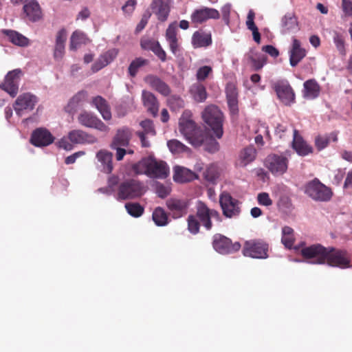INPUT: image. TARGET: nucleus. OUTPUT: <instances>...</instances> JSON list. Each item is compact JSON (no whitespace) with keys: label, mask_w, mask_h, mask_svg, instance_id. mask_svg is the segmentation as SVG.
<instances>
[{"label":"nucleus","mask_w":352,"mask_h":352,"mask_svg":"<svg viewBox=\"0 0 352 352\" xmlns=\"http://www.w3.org/2000/svg\"><path fill=\"white\" fill-rule=\"evenodd\" d=\"M196 216L206 230H210L212 228V219L218 222L222 220L217 210L209 208L204 202L201 201L197 203Z\"/></svg>","instance_id":"423d86ee"},{"label":"nucleus","mask_w":352,"mask_h":352,"mask_svg":"<svg viewBox=\"0 0 352 352\" xmlns=\"http://www.w3.org/2000/svg\"><path fill=\"white\" fill-rule=\"evenodd\" d=\"M145 82L149 86L162 94L164 96H168L171 92V89L168 84L163 81L161 78L154 75H148L145 78Z\"/></svg>","instance_id":"a878e982"},{"label":"nucleus","mask_w":352,"mask_h":352,"mask_svg":"<svg viewBox=\"0 0 352 352\" xmlns=\"http://www.w3.org/2000/svg\"><path fill=\"white\" fill-rule=\"evenodd\" d=\"M301 255L313 264H324L327 261V248L320 244H314L302 248Z\"/></svg>","instance_id":"6e6552de"},{"label":"nucleus","mask_w":352,"mask_h":352,"mask_svg":"<svg viewBox=\"0 0 352 352\" xmlns=\"http://www.w3.org/2000/svg\"><path fill=\"white\" fill-rule=\"evenodd\" d=\"M88 40L84 32L76 30L71 36L69 47L71 50H75L79 45L86 44Z\"/></svg>","instance_id":"a18cd8bd"},{"label":"nucleus","mask_w":352,"mask_h":352,"mask_svg":"<svg viewBox=\"0 0 352 352\" xmlns=\"http://www.w3.org/2000/svg\"><path fill=\"white\" fill-rule=\"evenodd\" d=\"M68 139L76 144H93L97 139L92 135L80 129H74L68 133Z\"/></svg>","instance_id":"b1692460"},{"label":"nucleus","mask_w":352,"mask_h":352,"mask_svg":"<svg viewBox=\"0 0 352 352\" xmlns=\"http://www.w3.org/2000/svg\"><path fill=\"white\" fill-rule=\"evenodd\" d=\"M268 244L262 239H251L244 243L243 254L254 258L268 257Z\"/></svg>","instance_id":"0eeeda50"},{"label":"nucleus","mask_w":352,"mask_h":352,"mask_svg":"<svg viewBox=\"0 0 352 352\" xmlns=\"http://www.w3.org/2000/svg\"><path fill=\"white\" fill-rule=\"evenodd\" d=\"M338 132L333 131L330 133L323 135H318L315 138V145L318 151H321L326 148L331 142H336L338 141Z\"/></svg>","instance_id":"ea45409f"},{"label":"nucleus","mask_w":352,"mask_h":352,"mask_svg":"<svg viewBox=\"0 0 352 352\" xmlns=\"http://www.w3.org/2000/svg\"><path fill=\"white\" fill-rule=\"evenodd\" d=\"M197 178L195 173L184 167L177 166L175 168L173 179L176 182L186 183Z\"/></svg>","instance_id":"f704fd0d"},{"label":"nucleus","mask_w":352,"mask_h":352,"mask_svg":"<svg viewBox=\"0 0 352 352\" xmlns=\"http://www.w3.org/2000/svg\"><path fill=\"white\" fill-rule=\"evenodd\" d=\"M305 193L311 199L319 202L329 201L333 196L331 189L317 178L312 179L305 185Z\"/></svg>","instance_id":"39448f33"},{"label":"nucleus","mask_w":352,"mask_h":352,"mask_svg":"<svg viewBox=\"0 0 352 352\" xmlns=\"http://www.w3.org/2000/svg\"><path fill=\"white\" fill-rule=\"evenodd\" d=\"M118 51L115 49H110L102 54L91 66L93 72H97L110 64L117 56Z\"/></svg>","instance_id":"393cba45"},{"label":"nucleus","mask_w":352,"mask_h":352,"mask_svg":"<svg viewBox=\"0 0 352 352\" xmlns=\"http://www.w3.org/2000/svg\"><path fill=\"white\" fill-rule=\"evenodd\" d=\"M222 18L226 24L228 25L230 23V15L231 12V5L227 3L224 5L221 9Z\"/></svg>","instance_id":"338daca9"},{"label":"nucleus","mask_w":352,"mask_h":352,"mask_svg":"<svg viewBox=\"0 0 352 352\" xmlns=\"http://www.w3.org/2000/svg\"><path fill=\"white\" fill-rule=\"evenodd\" d=\"M145 192L143 183L135 179H128L120 184L117 195L118 199H133L141 197Z\"/></svg>","instance_id":"7ed1b4c3"},{"label":"nucleus","mask_w":352,"mask_h":352,"mask_svg":"<svg viewBox=\"0 0 352 352\" xmlns=\"http://www.w3.org/2000/svg\"><path fill=\"white\" fill-rule=\"evenodd\" d=\"M77 119L79 124L85 127L94 128L103 132H107L109 130L102 120L91 112L82 111Z\"/></svg>","instance_id":"4468645a"},{"label":"nucleus","mask_w":352,"mask_h":352,"mask_svg":"<svg viewBox=\"0 0 352 352\" xmlns=\"http://www.w3.org/2000/svg\"><path fill=\"white\" fill-rule=\"evenodd\" d=\"M326 263L332 267L346 268L350 265V259L345 250L329 247L327 248Z\"/></svg>","instance_id":"f8f14e48"},{"label":"nucleus","mask_w":352,"mask_h":352,"mask_svg":"<svg viewBox=\"0 0 352 352\" xmlns=\"http://www.w3.org/2000/svg\"><path fill=\"white\" fill-rule=\"evenodd\" d=\"M142 98L147 111L153 117H156L159 111V102L155 96L150 91L143 90Z\"/></svg>","instance_id":"cd10ccee"},{"label":"nucleus","mask_w":352,"mask_h":352,"mask_svg":"<svg viewBox=\"0 0 352 352\" xmlns=\"http://www.w3.org/2000/svg\"><path fill=\"white\" fill-rule=\"evenodd\" d=\"M133 135L132 129L127 126L118 129L113 138L112 144L115 146L126 147L129 146Z\"/></svg>","instance_id":"bb28decb"},{"label":"nucleus","mask_w":352,"mask_h":352,"mask_svg":"<svg viewBox=\"0 0 352 352\" xmlns=\"http://www.w3.org/2000/svg\"><path fill=\"white\" fill-rule=\"evenodd\" d=\"M140 46L142 50L151 51L158 58L165 62L166 60V53L161 47L160 43L154 38L142 37L140 40Z\"/></svg>","instance_id":"aec40b11"},{"label":"nucleus","mask_w":352,"mask_h":352,"mask_svg":"<svg viewBox=\"0 0 352 352\" xmlns=\"http://www.w3.org/2000/svg\"><path fill=\"white\" fill-rule=\"evenodd\" d=\"M165 37L168 43L170 52L177 56L180 52V45L177 38V28L176 22L169 24L166 30Z\"/></svg>","instance_id":"412c9836"},{"label":"nucleus","mask_w":352,"mask_h":352,"mask_svg":"<svg viewBox=\"0 0 352 352\" xmlns=\"http://www.w3.org/2000/svg\"><path fill=\"white\" fill-rule=\"evenodd\" d=\"M140 126L144 129L143 133L147 135H155V131L153 125V122L151 120H144L140 122Z\"/></svg>","instance_id":"bf43d9fd"},{"label":"nucleus","mask_w":352,"mask_h":352,"mask_svg":"<svg viewBox=\"0 0 352 352\" xmlns=\"http://www.w3.org/2000/svg\"><path fill=\"white\" fill-rule=\"evenodd\" d=\"M67 40V32L65 29L60 30L56 36V43L54 50V58L61 60L65 54V43Z\"/></svg>","instance_id":"2f4dec72"},{"label":"nucleus","mask_w":352,"mask_h":352,"mask_svg":"<svg viewBox=\"0 0 352 352\" xmlns=\"http://www.w3.org/2000/svg\"><path fill=\"white\" fill-rule=\"evenodd\" d=\"M248 58L256 71L261 69L265 63V58L263 56L254 58L252 55L248 54Z\"/></svg>","instance_id":"13d9d810"},{"label":"nucleus","mask_w":352,"mask_h":352,"mask_svg":"<svg viewBox=\"0 0 352 352\" xmlns=\"http://www.w3.org/2000/svg\"><path fill=\"white\" fill-rule=\"evenodd\" d=\"M167 146L173 154H179L189 151V148L177 140L173 139L167 142Z\"/></svg>","instance_id":"09e8293b"},{"label":"nucleus","mask_w":352,"mask_h":352,"mask_svg":"<svg viewBox=\"0 0 352 352\" xmlns=\"http://www.w3.org/2000/svg\"><path fill=\"white\" fill-rule=\"evenodd\" d=\"M92 104L98 110L102 117L105 120L111 119V112L107 101L100 96L94 97Z\"/></svg>","instance_id":"c9c22d12"},{"label":"nucleus","mask_w":352,"mask_h":352,"mask_svg":"<svg viewBox=\"0 0 352 352\" xmlns=\"http://www.w3.org/2000/svg\"><path fill=\"white\" fill-rule=\"evenodd\" d=\"M274 91L279 100L285 105H290L295 101V94L287 81H278L274 84Z\"/></svg>","instance_id":"2eb2a0df"},{"label":"nucleus","mask_w":352,"mask_h":352,"mask_svg":"<svg viewBox=\"0 0 352 352\" xmlns=\"http://www.w3.org/2000/svg\"><path fill=\"white\" fill-rule=\"evenodd\" d=\"M169 104L173 108H182L184 106V101L179 96H173L168 100Z\"/></svg>","instance_id":"e2e57ef3"},{"label":"nucleus","mask_w":352,"mask_h":352,"mask_svg":"<svg viewBox=\"0 0 352 352\" xmlns=\"http://www.w3.org/2000/svg\"><path fill=\"white\" fill-rule=\"evenodd\" d=\"M96 157L103 166V171L106 173H111L113 169L112 159L113 155L106 150H100L96 154Z\"/></svg>","instance_id":"e433bc0d"},{"label":"nucleus","mask_w":352,"mask_h":352,"mask_svg":"<svg viewBox=\"0 0 352 352\" xmlns=\"http://www.w3.org/2000/svg\"><path fill=\"white\" fill-rule=\"evenodd\" d=\"M219 204L225 217L232 218L239 215L241 212L239 201L234 199L230 193L222 192L219 197Z\"/></svg>","instance_id":"9b49d317"},{"label":"nucleus","mask_w":352,"mask_h":352,"mask_svg":"<svg viewBox=\"0 0 352 352\" xmlns=\"http://www.w3.org/2000/svg\"><path fill=\"white\" fill-rule=\"evenodd\" d=\"M53 135L45 128H38L33 131L30 142L35 146L41 147L51 144L54 141Z\"/></svg>","instance_id":"a211bd4d"},{"label":"nucleus","mask_w":352,"mask_h":352,"mask_svg":"<svg viewBox=\"0 0 352 352\" xmlns=\"http://www.w3.org/2000/svg\"><path fill=\"white\" fill-rule=\"evenodd\" d=\"M212 43L211 36L208 34L195 32L192 37V44L194 47H207Z\"/></svg>","instance_id":"c03bdc74"},{"label":"nucleus","mask_w":352,"mask_h":352,"mask_svg":"<svg viewBox=\"0 0 352 352\" xmlns=\"http://www.w3.org/2000/svg\"><path fill=\"white\" fill-rule=\"evenodd\" d=\"M283 31L287 32L298 29L297 17L294 12H287L281 20Z\"/></svg>","instance_id":"37998d69"},{"label":"nucleus","mask_w":352,"mask_h":352,"mask_svg":"<svg viewBox=\"0 0 352 352\" xmlns=\"http://www.w3.org/2000/svg\"><path fill=\"white\" fill-rule=\"evenodd\" d=\"M148 157L143 158L138 163L133 164V170L137 175L144 174L148 176Z\"/></svg>","instance_id":"5fc2aeb1"},{"label":"nucleus","mask_w":352,"mask_h":352,"mask_svg":"<svg viewBox=\"0 0 352 352\" xmlns=\"http://www.w3.org/2000/svg\"><path fill=\"white\" fill-rule=\"evenodd\" d=\"M292 155V151H285L278 153L269 154L264 161L265 166L274 175H282L287 172L289 159Z\"/></svg>","instance_id":"f03ea898"},{"label":"nucleus","mask_w":352,"mask_h":352,"mask_svg":"<svg viewBox=\"0 0 352 352\" xmlns=\"http://www.w3.org/2000/svg\"><path fill=\"white\" fill-rule=\"evenodd\" d=\"M148 63V60L139 57L133 60L129 66L128 72L131 77H135L140 67Z\"/></svg>","instance_id":"8fccbe9b"},{"label":"nucleus","mask_w":352,"mask_h":352,"mask_svg":"<svg viewBox=\"0 0 352 352\" xmlns=\"http://www.w3.org/2000/svg\"><path fill=\"white\" fill-rule=\"evenodd\" d=\"M278 207L285 212L292 211L293 209V204L291 199L287 196L281 197L278 201Z\"/></svg>","instance_id":"6e6d98bb"},{"label":"nucleus","mask_w":352,"mask_h":352,"mask_svg":"<svg viewBox=\"0 0 352 352\" xmlns=\"http://www.w3.org/2000/svg\"><path fill=\"white\" fill-rule=\"evenodd\" d=\"M125 208L131 216L135 218L141 217L144 212V207L139 203H126L125 204Z\"/></svg>","instance_id":"3c124183"},{"label":"nucleus","mask_w":352,"mask_h":352,"mask_svg":"<svg viewBox=\"0 0 352 352\" xmlns=\"http://www.w3.org/2000/svg\"><path fill=\"white\" fill-rule=\"evenodd\" d=\"M212 247L222 254H232L238 252L241 245L240 243H232L231 239L221 234H215L212 238Z\"/></svg>","instance_id":"1a4fd4ad"},{"label":"nucleus","mask_w":352,"mask_h":352,"mask_svg":"<svg viewBox=\"0 0 352 352\" xmlns=\"http://www.w3.org/2000/svg\"><path fill=\"white\" fill-rule=\"evenodd\" d=\"M305 55L306 52L305 49L300 47V42L296 38H294L289 54L290 65L292 67L296 66Z\"/></svg>","instance_id":"7c9ffc66"},{"label":"nucleus","mask_w":352,"mask_h":352,"mask_svg":"<svg viewBox=\"0 0 352 352\" xmlns=\"http://www.w3.org/2000/svg\"><path fill=\"white\" fill-rule=\"evenodd\" d=\"M292 147L300 156H305L313 152L312 147L309 145L300 135H298L296 129L294 130Z\"/></svg>","instance_id":"c85d7f7f"},{"label":"nucleus","mask_w":352,"mask_h":352,"mask_svg":"<svg viewBox=\"0 0 352 352\" xmlns=\"http://www.w3.org/2000/svg\"><path fill=\"white\" fill-rule=\"evenodd\" d=\"M256 154L257 152L254 146L244 148L239 154V165L243 167L246 166L256 159Z\"/></svg>","instance_id":"4c0bfd02"},{"label":"nucleus","mask_w":352,"mask_h":352,"mask_svg":"<svg viewBox=\"0 0 352 352\" xmlns=\"http://www.w3.org/2000/svg\"><path fill=\"white\" fill-rule=\"evenodd\" d=\"M190 93L197 102H204L207 98L206 87L201 84H195L190 88Z\"/></svg>","instance_id":"49530a36"},{"label":"nucleus","mask_w":352,"mask_h":352,"mask_svg":"<svg viewBox=\"0 0 352 352\" xmlns=\"http://www.w3.org/2000/svg\"><path fill=\"white\" fill-rule=\"evenodd\" d=\"M152 219L155 224L159 227L166 226L170 221L167 212L163 208L160 206L154 209Z\"/></svg>","instance_id":"a19ab883"},{"label":"nucleus","mask_w":352,"mask_h":352,"mask_svg":"<svg viewBox=\"0 0 352 352\" xmlns=\"http://www.w3.org/2000/svg\"><path fill=\"white\" fill-rule=\"evenodd\" d=\"M303 97L305 98L314 100L319 96L320 86L315 79L306 80L303 84Z\"/></svg>","instance_id":"72a5a7b5"},{"label":"nucleus","mask_w":352,"mask_h":352,"mask_svg":"<svg viewBox=\"0 0 352 352\" xmlns=\"http://www.w3.org/2000/svg\"><path fill=\"white\" fill-rule=\"evenodd\" d=\"M212 67L210 66H203L198 69L196 74L197 79L199 81L204 80L212 72Z\"/></svg>","instance_id":"052dcab7"},{"label":"nucleus","mask_w":352,"mask_h":352,"mask_svg":"<svg viewBox=\"0 0 352 352\" xmlns=\"http://www.w3.org/2000/svg\"><path fill=\"white\" fill-rule=\"evenodd\" d=\"M254 12L252 10H250L248 13L245 25L247 28L252 31L254 41L256 43L259 44L261 43V34L258 32V29L254 23Z\"/></svg>","instance_id":"79ce46f5"},{"label":"nucleus","mask_w":352,"mask_h":352,"mask_svg":"<svg viewBox=\"0 0 352 352\" xmlns=\"http://www.w3.org/2000/svg\"><path fill=\"white\" fill-rule=\"evenodd\" d=\"M204 122L210 126L217 138L223 136V116L221 110L215 105L208 106L202 113Z\"/></svg>","instance_id":"20e7f679"},{"label":"nucleus","mask_w":352,"mask_h":352,"mask_svg":"<svg viewBox=\"0 0 352 352\" xmlns=\"http://www.w3.org/2000/svg\"><path fill=\"white\" fill-rule=\"evenodd\" d=\"M56 145L61 148H63L66 151H71L73 149V145L72 142L68 139V136L67 138L63 137L60 140L56 142Z\"/></svg>","instance_id":"0e129e2a"},{"label":"nucleus","mask_w":352,"mask_h":352,"mask_svg":"<svg viewBox=\"0 0 352 352\" xmlns=\"http://www.w3.org/2000/svg\"><path fill=\"white\" fill-rule=\"evenodd\" d=\"M342 9L345 16H352V1L342 0Z\"/></svg>","instance_id":"774afa93"},{"label":"nucleus","mask_w":352,"mask_h":352,"mask_svg":"<svg viewBox=\"0 0 352 352\" xmlns=\"http://www.w3.org/2000/svg\"><path fill=\"white\" fill-rule=\"evenodd\" d=\"M180 133L195 147L202 145L204 142V131L197 127L190 118V113L184 111L179 121Z\"/></svg>","instance_id":"f257e3e1"},{"label":"nucleus","mask_w":352,"mask_h":352,"mask_svg":"<svg viewBox=\"0 0 352 352\" xmlns=\"http://www.w3.org/2000/svg\"><path fill=\"white\" fill-rule=\"evenodd\" d=\"M23 11L28 19L32 22L39 21L43 16L39 4L34 0L25 4L23 6Z\"/></svg>","instance_id":"473e14b6"},{"label":"nucleus","mask_w":352,"mask_h":352,"mask_svg":"<svg viewBox=\"0 0 352 352\" xmlns=\"http://www.w3.org/2000/svg\"><path fill=\"white\" fill-rule=\"evenodd\" d=\"M148 176L151 178L165 179L169 173V168L166 163L157 161L156 159L148 157Z\"/></svg>","instance_id":"dca6fc26"},{"label":"nucleus","mask_w":352,"mask_h":352,"mask_svg":"<svg viewBox=\"0 0 352 352\" xmlns=\"http://www.w3.org/2000/svg\"><path fill=\"white\" fill-rule=\"evenodd\" d=\"M203 144L205 145V149L210 153H215L219 148V144L217 141L209 135L206 131H204V142Z\"/></svg>","instance_id":"603ef678"},{"label":"nucleus","mask_w":352,"mask_h":352,"mask_svg":"<svg viewBox=\"0 0 352 352\" xmlns=\"http://www.w3.org/2000/svg\"><path fill=\"white\" fill-rule=\"evenodd\" d=\"M166 205L173 219H179L187 214L190 202L186 199L170 198Z\"/></svg>","instance_id":"ddd939ff"},{"label":"nucleus","mask_w":352,"mask_h":352,"mask_svg":"<svg viewBox=\"0 0 352 352\" xmlns=\"http://www.w3.org/2000/svg\"><path fill=\"white\" fill-rule=\"evenodd\" d=\"M333 42L340 54L342 55H345L346 50L344 36L342 34L336 32L333 36Z\"/></svg>","instance_id":"4d7b16f0"},{"label":"nucleus","mask_w":352,"mask_h":352,"mask_svg":"<svg viewBox=\"0 0 352 352\" xmlns=\"http://www.w3.org/2000/svg\"><path fill=\"white\" fill-rule=\"evenodd\" d=\"M3 33L8 37L9 41L15 45L26 47L30 43L27 37L15 30H5Z\"/></svg>","instance_id":"58836bf2"},{"label":"nucleus","mask_w":352,"mask_h":352,"mask_svg":"<svg viewBox=\"0 0 352 352\" xmlns=\"http://www.w3.org/2000/svg\"><path fill=\"white\" fill-rule=\"evenodd\" d=\"M281 242L288 249H291L294 243V230L289 227L285 226L282 229Z\"/></svg>","instance_id":"de8ad7c7"},{"label":"nucleus","mask_w":352,"mask_h":352,"mask_svg":"<svg viewBox=\"0 0 352 352\" xmlns=\"http://www.w3.org/2000/svg\"><path fill=\"white\" fill-rule=\"evenodd\" d=\"M21 74V71L19 69L9 72L1 85L2 89L8 92L12 97H14L18 93Z\"/></svg>","instance_id":"f3484780"},{"label":"nucleus","mask_w":352,"mask_h":352,"mask_svg":"<svg viewBox=\"0 0 352 352\" xmlns=\"http://www.w3.org/2000/svg\"><path fill=\"white\" fill-rule=\"evenodd\" d=\"M136 4V0H128L122 7V10L124 13L130 14L134 11Z\"/></svg>","instance_id":"69168bd1"},{"label":"nucleus","mask_w":352,"mask_h":352,"mask_svg":"<svg viewBox=\"0 0 352 352\" xmlns=\"http://www.w3.org/2000/svg\"><path fill=\"white\" fill-rule=\"evenodd\" d=\"M87 96V91L82 90L75 94L65 106V110L67 113L74 115L82 104Z\"/></svg>","instance_id":"c756f323"},{"label":"nucleus","mask_w":352,"mask_h":352,"mask_svg":"<svg viewBox=\"0 0 352 352\" xmlns=\"http://www.w3.org/2000/svg\"><path fill=\"white\" fill-rule=\"evenodd\" d=\"M257 201L260 205L270 206L272 205V200L267 192H261L257 196Z\"/></svg>","instance_id":"680f3d73"},{"label":"nucleus","mask_w":352,"mask_h":352,"mask_svg":"<svg viewBox=\"0 0 352 352\" xmlns=\"http://www.w3.org/2000/svg\"><path fill=\"white\" fill-rule=\"evenodd\" d=\"M37 102V98L35 96L25 93L19 96L13 104V108L16 115L21 117L32 111Z\"/></svg>","instance_id":"9d476101"},{"label":"nucleus","mask_w":352,"mask_h":352,"mask_svg":"<svg viewBox=\"0 0 352 352\" xmlns=\"http://www.w3.org/2000/svg\"><path fill=\"white\" fill-rule=\"evenodd\" d=\"M170 0H152L151 8L160 21L167 20L170 12Z\"/></svg>","instance_id":"4be33fe9"},{"label":"nucleus","mask_w":352,"mask_h":352,"mask_svg":"<svg viewBox=\"0 0 352 352\" xmlns=\"http://www.w3.org/2000/svg\"><path fill=\"white\" fill-rule=\"evenodd\" d=\"M188 230L192 234L199 232L201 223L196 215L190 214L187 218Z\"/></svg>","instance_id":"864d4df0"},{"label":"nucleus","mask_w":352,"mask_h":352,"mask_svg":"<svg viewBox=\"0 0 352 352\" xmlns=\"http://www.w3.org/2000/svg\"><path fill=\"white\" fill-rule=\"evenodd\" d=\"M226 94L228 105L231 113L236 114L239 111L238 96L239 92L234 82H228L226 87Z\"/></svg>","instance_id":"5701e85b"},{"label":"nucleus","mask_w":352,"mask_h":352,"mask_svg":"<svg viewBox=\"0 0 352 352\" xmlns=\"http://www.w3.org/2000/svg\"><path fill=\"white\" fill-rule=\"evenodd\" d=\"M219 18L220 14L217 10L208 7L195 10L190 16L192 22L197 24H201L210 19H218Z\"/></svg>","instance_id":"6ab92c4d"}]
</instances>
